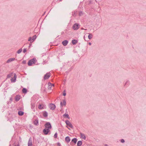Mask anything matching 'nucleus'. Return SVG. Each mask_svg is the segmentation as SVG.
Listing matches in <instances>:
<instances>
[{
  "instance_id": "nucleus-1",
  "label": "nucleus",
  "mask_w": 146,
  "mask_h": 146,
  "mask_svg": "<svg viewBox=\"0 0 146 146\" xmlns=\"http://www.w3.org/2000/svg\"><path fill=\"white\" fill-rule=\"evenodd\" d=\"M36 62V60L35 58H34L33 59L29 60L28 62V64L29 66H31L33 64H35Z\"/></svg>"
},
{
  "instance_id": "nucleus-2",
  "label": "nucleus",
  "mask_w": 146,
  "mask_h": 146,
  "mask_svg": "<svg viewBox=\"0 0 146 146\" xmlns=\"http://www.w3.org/2000/svg\"><path fill=\"white\" fill-rule=\"evenodd\" d=\"M45 128L48 129L49 130L51 128V125L49 122H47L46 123L45 125Z\"/></svg>"
},
{
  "instance_id": "nucleus-3",
  "label": "nucleus",
  "mask_w": 146,
  "mask_h": 146,
  "mask_svg": "<svg viewBox=\"0 0 146 146\" xmlns=\"http://www.w3.org/2000/svg\"><path fill=\"white\" fill-rule=\"evenodd\" d=\"M80 27L79 25L77 23L75 24L73 26V29L74 30H77Z\"/></svg>"
},
{
  "instance_id": "nucleus-4",
  "label": "nucleus",
  "mask_w": 146,
  "mask_h": 146,
  "mask_svg": "<svg viewBox=\"0 0 146 146\" xmlns=\"http://www.w3.org/2000/svg\"><path fill=\"white\" fill-rule=\"evenodd\" d=\"M49 108L50 109L53 110L55 109L56 108V106L55 104H50L49 105Z\"/></svg>"
},
{
  "instance_id": "nucleus-5",
  "label": "nucleus",
  "mask_w": 146,
  "mask_h": 146,
  "mask_svg": "<svg viewBox=\"0 0 146 146\" xmlns=\"http://www.w3.org/2000/svg\"><path fill=\"white\" fill-rule=\"evenodd\" d=\"M65 123L66 125L70 127L71 128L73 127V126L72 124L68 120H66L65 121Z\"/></svg>"
},
{
  "instance_id": "nucleus-6",
  "label": "nucleus",
  "mask_w": 146,
  "mask_h": 146,
  "mask_svg": "<svg viewBox=\"0 0 146 146\" xmlns=\"http://www.w3.org/2000/svg\"><path fill=\"white\" fill-rule=\"evenodd\" d=\"M28 146H32V139L31 137L29 138L28 143Z\"/></svg>"
},
{
  "instance_id": "nucleus-7",
  "label": "nucleus",
  "mask_w": 146,
  "mask_h": 146,
  "mask_svg": "<svg viewBox=\"0 0 146 146\" xmlns=\"http://www.w3.org/2000/svg\"><path fill=\"white\" fill-rule=\"evenodd\" d=\"M50 76V74L49 73H46V74H45L44 76V79H46L48 78Z\"/></svg>"
},
{
  "instance_id": "nucleus-8",
  "label": "nucleus",
  "mask_w": 146,
  "mask_h": 146,
  "mask_svg": "<svg viewBox=\"0 0 146 146\" xmlns=\"http://www.w3.org/2000/svg\"><path fill=\"white\" fill-rule=\"evenodd\" d=\"M50 130L48 129L45 128L43 130V132L45 135H47L50 131Z\"/></svg>"
},
{
  "instance_id": "nucleus-9",
  "label": "nucleus",
  "mask_w": 146,
  "mask_h": 146,
  "mask_svg": "<svg viewBox=\"0 0 146 146\" xmlns=\"http://www.w3.org/2000/svg\"><path fill=\"white\" fill-rule=\"evenodd\" d=\"M80 135L81 138L83 139H84V140L86 139V137L85 135L84 134L82 133H80Z\"/></svg>"
},
{
  "instance_id": "nucleus-10",
  "label": "nucleus",
  "mask_w": 146,
  "mask_h": 146,
  "mask_svg": "<svg viewBox=\"0 0 146 146\" xmlns=\"http://www.w3.org/2000/svg\"><path fill=\"white\" fill-rule=\"evenodd\" d=\"M15 58H11L9 59L6 62L7 63H9L15 60Z\"/></svg>"
},
{
  "instance_id": "nucleus-11",
  "label": "nucleus",
  "mask_w": 146,
  "mask_h": 146,
  "mask_svg": "<svg viewBox=\"0 0 146 146\" xmlns=\"http://www.w3.org/2000/svg\"><path fill=\"white\" fill-rule=\"evenodd\" d=\"M20 99V96L19 95H17L15 97V99L16 101L17 102Z\"/></svg>"
},
{
  "instance_id": "nucleus-12",
  "label": "nucleus",
  "mask_w": 146,
  "mask_h": 146,
  "mask_svg": "<svg viewBox=\"0 0 146 146\" xmlns=\"http://www.w3.org/2000/svg\"><path fill=\"white\" fill-rule=\"evenodd\" d=\"M45 106L44 104H39L38 106V108L40 109H44Z\"/></svg>"
},
{
  "instance_id": "nucleus-13",
  "label": "nucleus",
  "mask_w": 146,
  "mask_h": 146,
  "mask_svg": "<svg viewBox=\"0 0 146 146\" xmlns=\"http://www.w3.org/2000/svg\"><path fill=\"white\" fill-rule=\"evenodd\" d=\"M68 42V40H64L62 42V44L64 46H66Z\"/></svg>"
},
{
  "instance_id": "nucleus-14",
  "label": "nucleus",
  "mask_w": 146,
  "mask_h": 146,
  "mask_svg": "<svg viewBox=\"0 0 146 146\" xmlns=\"http://www.w3.org/2000/svg\"><path fill=\"white\" fill-rule=\"evenodd\" d=\"M14 79L13 78H12L11 79V80L12 82H15L16 81V78H17V76L15 74H14Z\"/></svg>"
},
{
  "instance_id": "nucleus-15",
  "label": "nucleus",
  "mask_w": 146,
  "mask_h": 146,
  "mask_svg": "<svg viewBox=\"0 0 146 146\" xmlns=\"http://www.w3.org/2000/svg\"><path fill=\"white\" fill-rule=\"evenodd\" d=\"M70 138L69 137L67 136L66 137L65 141L67 143H69L70 141Z\"/></svg>"
},
{
  "instance_id": "nucleus-16",
  "label": "nucleus",
  "mask_w": 146,
  "mask_h": 146,
  "mask_svg": "<svg viewBox=\"0 0 146 146\" xmlns=\"http://www.w3.org/2000/svg\"><path fill=\"white\" fill-rule=\"evenodd\" d=\"M48 113L46 111H44L43 112V116L45 117H46L48 116Z\"/></svg>"
},
{
  "instance_id": "nucleus-17",
  "label": "nucleus",
  "mask_w": 146,
  "mask_h": 146,
  "mask_svg": "<svg viewBox=\"0 0 146 146\" xmlns=\"http://www.w3.org/2000/svg\"><path fill=\"white\" fill-rule=\"evenodd\" d=\"M78 42V41L75 39H73L72 40V42L73 44H76Z\"/></svg>"
},
{
  "instance_id": "nucleus-18",
  "label": "nucleus",
  "mask_w": 146,
  "mask_h": 146,
  "mask_svg": "<svg viewBox=\"0 0 146 146\" xmlns=\"http://www.w3.org/2000/svg\"><path fill=\"white\" fill-rule=\"evenodd\" d=\"M52 86V84L50 83L49 82L48 83V88L49 90H51Z\"/></svg>"
},
{
  "instance_id": "nucleus-19",
  "label": "nucleus",
  "mask_w": 146,
  "mask_h": 146,
  "mask_svg": "<svg viewBox=\"0 0 146 146\" xmlns=\"http://www.w3.org/2000/svg\"><path fill=\"white\" fill-rule=\"evenodd\" d=\"M24 112L21 111H20L18 112V114L19 115H23L24 114Z\"/></svg>"
},
{
  "instance_id": "nucleus-20",
  "label": "nucleus",
  "mask_w": 146,
  "mask_h": 146,
  "mask_svg": "<svg viewBox=\"0 0 146 146\" xmlns=\"http://www.w3.org/2000/svg\"><path fill=\"white\" fill-rule=\"evenodd\" d=\"M82 142L81 141H78L77 143L78 146H80L82 145Z\"/></svg>"
},
{
  "instance_id": "nucleus-21",
  "label": "nucleus",
  "mask_w": 146,
  "mask_h": 146,
  "mask_svg": "<svg viewBox=\"0 0 146 146\" xmlns=\"http://www.w3.org/2000/svg\"><path fill=\"white\" fill-rule=\"evenodd\" d=\"M34 124L37 125L38 123V121L37 119H35L33 122Z\"/></svg>"
},
{
  "instance_id": "nucleus-22",
  "label": "nucleus",
  "mask_w": 146,
  "mask_h": 146,
  "mask_svg": "<svg viewBox=\"0 0 146 146\" xmlns=\"http://www.w3.org/2000/svg\"><path fill=\"white\" fill-rule=\"evenodd\" d=\"M88 34L89 35L88 36V38L89 39H91L92 38L93 35L91 33H89Z\"/></svg>"
},
{
  "instance_id": "nucleus-23",
  "label": "nucleus",
  "mask_w": 146,
  "mask_h": 146,
  "mask_svg": "<svg viewBox=\"0 0 146 146\" xmlns=\"http://www.w3.org/2000/svg\"><path fill=\"white\" fill-rule=\"evenodd\" d=\"M77 141V139L76 138H74L73 139L72 141L73 142L75 143H76Z\"/></svg>"
},
{
  "instance_id": "nucleus-24",
  "label": "nucleus",
  "mask_w": 146,
  "mask_h": 146,
  "mask_svg": "<svg viewBox=\"0 0 146 146\" xmlns=\"http://www.w3.org/2000/svg\"><path fill=\"white\" fill-rule=\"evenodd\" d=\"M22 92L24 93H26L27 92V90L25 88H23L22 90Z\"/></svg>"
},
{
  "instance_id": "nucleus-25",
  "label": "nucleus",
  "mask_w": 146,
  "mask_h": 146,
  "mask_svg": "<svg viewBox=\"0 0 146 146\" xmlns=\"http://www.w3.org/2000/svg\"><path fill=\"white\" fill-rule=\"evenodd\" d=\"M12 76H13L12 73L8 74L7 76V78H10V77H11Z\"/></svg>"
},
{
  "instance_id": "nucleus-26",
  "label": "nucleus",
  "mask_w": 146,
  "mask_h": 146,
  "mask_svg": "<svg viewBox=\"0 0 146 146\" xmlns=\"http://www.w3.org/2000/svg\"><path fill=\"white\" fill-rule=\"evenodd\" d=\"M63 116H66L67 118H68V119L70 118V117H69V115L68 114L65 113L63 115Z\"/></svg>"
},
{
  "instance_id": "nucleus-27",
  "label": "nucleus",
  "mask_w": 146,
  "mask_h": 146,
  "mask_svg": "<svg viewBox=\"0 0 146 146\" xmlns=\"http://www.w3.org/2000/svg\"><path fill=\"white\" fill-rule=\"evenodd\" d=\"M35 107V104H31V108L32 109H34Z\"/></svg>"
},
{
  "instance_id": "nucleus-28",
  "label": "nucleus",
  "mask_w": 146,
  "mask_h": 146,
  "mask_svg": "<svg viewBox=\"0 0 146 146\" xmlns=\"http://www.w3.org/2000/svg\"><path fill=\"white\" fill-rule=\"evenodd\" d=\"M22 49L20 48L18 50L17 52V53L18 54L20 53L22 51Z\"/></svg>"
},
{
  "instance_id": "nucleus-29",
  "label": "nucleus",
  "mask_w": 146,
  "mask_h": 146,
  "mask_svg": "<svg viewBox=\"0 0 146 146\" xmlns=\"http://www.w3.org/2000/svg\"><path fill=\"white\" fill-rule=\"evenodd\" d=\"M36 36L35 35H34L33 36L32 40H33V41L35 40V39L36 38Z\"/></svg>"
},
{
  "instance_id": "nucleus-30",
  "label": "nucleus",
  "mask_w": 146,
  "mask_h": 146,
  "mask_svg": "<svg viewBox=\"0 0 146 146\" xmlns=\"http://www.w3.org/2000/svg\"><path fill=\"white\" fill-rule=\"evenodd\" d=\"M63 105L64 106H65L66 105V100H63Z\"/></svg>"
},
{
  "instance_id": "nucleus-31",
  "label": "nucleus",
  "mask_w": 146,
  "mask_h": 146,
  "mask_svg": "<svg viewBox=\"0 0 146 146\" xmlns=\"http://www.w3.org/2000/svg\"><path fill=\"white\" fill-rule=\"evenodd\" d=\"M57 133H55L54 135V138H56L57 137Z\"/></svg>"
},
{
  "instance_id": "nucleus-32",
  "label": "nucleus",
  "mask_w": 146,
  "mask_h": 146,
  "mask_svg": "<svg viewBox=\"0 0 146 146\" xmlns=\"http://www.w3.org/2000/svg\"><path fill=\"white\" fill-rule=\"evenodd\" d=\"M60 105L61 107H62V106H63V104H62V102H60Z\"/></svg>"
},
{
  "instance_id": "nucleus-33",
  "label": "nucleus",
  "mask_w": 146,
  "mask_h": 146,
  "mask_svg": "<svg viewBox=\"0 0 146 146\" xmlns=\"http://www.w3.org/2000/svg\"><path fill=\"white\" fill-rule=\"evenodd\" d=\"M27 51V50H26V49H25V48H24V49H23V52L25 53Z\"/></svg>"
},
{
  "instance_id": "nucleus-34",
  "label": "nucleus",
  "mask_w": 146,
  "mask_h": 146,
  "mask_svg": "<svg viewBox=\"0 0 146 146\" xmlns=\"http://www.w3.org/2000/svg\"><path fill=\"white\" fill-rule=\"evenodd\" d=\"M82 12L80 11L79 13V15L80 16V15H82Z\"/></svg>"
},
{
  "instance_id": "nucleus-35",
  "label": "nucleus",
  "mask_w": 146,
  "mask_h": 146,
  "mask_svg": "<svg viewBox=\"0 0 146 146\" xmlns=\"http://www.w3.org/2000/svg\"><path fill=\"white\" fill-rule=\"evenodd\" d=\"M121 142H122V143H124L125 141L123 139H121Z\"/></svg>"
},
{
  "instance_id": "nucleus-36",
  "label": "nucleus",
  "mask_w": 146,
  "mask_h": 146,
  "mask_svg": "<svg viewBox=\"0 0 146 146\" xmlns=\"http://www.w3.org/2000/svg\"><path fill=\"white\" fill-rule=\"evenodd\" d=\"M32 39V38L31 37H29V39H28V41H30Z\"/></svg>"
},
{
  "instance_id": "nucleus-37",
  "label": "nucleus",
  "mask_w": 146,
  "mask_h": 146,
  "mask_svg": "<svg viewBox=\"0 0 146 146\" xmlns=\"http://www.w3.org/2000/svg\"><path fill=\"white\" fill-rule=\"evenodd\" d=\"M66 95V94L65 92H64L63 93V95L64 96H65Z\"/></svg>"
},
{
  "instance_id": "nucleus-38",
  "label": "nucleus",
  "mask_w": 146,
  "mask_h": 146,
  "mask_svg": "<svg viewBox=\"0 0 146 146\" xmlns=\"http://www.w3.org/2000/svg\"><path fill=\"white\" fill-rule=\"evenodd\" d=\"M76 13H74V14H72V15L73 16H76Z\"/></svg>"
},
{
  "instance_id": "nucleus-39",
  "label": "nucleus",
  "mask_w": 146,
  "mask_h": 146,
  "mask_svg": "<svg viewBox=\"0 0 146 146\" xmlns=\"http://www.w3.org/2000/svg\"><path fill=\"white\" fill-rule=\"evenodd\" d=\"M85 36H84V39H85Z\"/></svg>"
},
{
  "instance_id": "nucleus-40",
  "label": "nucleus",
  "mask_w": 146,
  "mask_h": 146,
  "mask_svg": "<svg viewBox=\"0 0 146 146\" xmlns=\"http://www.w3.org/2000/svg\"><path fill=\"white\" fill-rule=\"evenodd\" d=\"M89 44H90V45H91V43L90 42L89 43Z\"/></svg>"
},
{
  "instance_id": "nucleus-41",
  "label": "nucleus",
  "mask_w": 146,
  "mask_h": 146,
  "mask_svg": "<svg viewBox=\"0 0 146 146\" xmlns=\"http://www.w3.org/2000/svg\"><path fill=\"white\" fill-rule=\"evenodd\" d=\"M60 144L59 143H58V145H59Z\"/></svg>"
},
{
  "instance_id": "nucleus-42",
  "label": "nucleus",
  "mask_w": 146,
  "mask_h": 146,
  "mask_svg": "<svg viewBox=\"0 0 146 146\" xmlns=\"http://www.w3.org/2000/svg\"><path fill=\"white\" fill-rule=\"evenodd\" d=\"M82 29H84L83 28H82Z\"/></svg>"
},
{
  "instance_id": "nucleus-43",
  "label": "nucleus",
  "mask_w": 146,
  "mask_h": 146,
  "mask_svg": "<svg viewBox=\"0 0 146 146\" xmlns=\"http://www.w3.org/2000/svg\"><path fill=\"white\" fill-rule=\"evenodd\" d=\"M60 1H61L62 0H59Z\"/></svg>"
},
{
  "instance_id": "nucleus-44",
  "label": "nucleus",
  "mask_w": 146,
  "mask_h": 146,
  "mask_svg": "<svg viewBox=\"0 0 146 146\" xmlns=\"http://www.w3.org/2000/svg\"><path fill=\"white\" fill-rule=\"evenodd\" d=\"M85 30H86L87 29H84Z\"/></svg>"
},
{
  "instance_id": "nucleus-45",
  "label": "nucleus",
  "mask_w": 146,
  "mask_h": 146,
  "mask_svg": "<svg viewBox=\"0 0 146 146\" xmlns=\"http://www.w3.org/2000/svg\"><path fill=\"white\" fill-rule=\"evenodd\" d=\"M105 145L107 146V145Z\"/></svg>"
},
{
  "instance_id": "nucleus-46",
  "label": "nucleus",
  "mask_w": 146,
  "mask_h": 146,
  "mask_svg": "<svg viewBox=\"0 0 146 146\" xmlns=\"http://www.w3.org/2000/svg\"><path fill=\"white\" fill-rule=\"evenodd\" d=\"M68 128V129H70L69 128Z\"/></svg>"
},
{
  "instance_id": "nucleus-47",
  "label": "nucleus",
  "mask_w": 146,
  "mask_h": 146,
  "mask_svg": "<svg viewBox=\"0 0 146 146\" xmlns=\"http://www.w3.org/2000/svg\"><path fill=\"white\" fill-rule=\"evenodd\" d=\"M9 146H11V145H10Z\"/></svg>"
}]
</instances>
